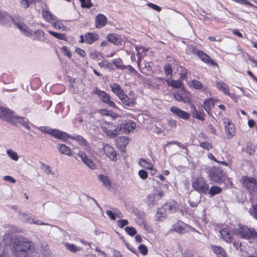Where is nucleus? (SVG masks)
Wrapping results in <instances>:
<instances>
[{
    "instance_id": "nucleus-1",
    "label": "nucleus",
    "mask_w": 257,
    "mask_h": 257,
    "mask_svg": "<svg viewBox=\"0 0 257 257\" xmlns=\"http://www.w3.org/2000/svg\"><path fill=\"white\" fill-rule=\"evenodd\" d=\"M12 250L16 257H27L34 249L33 243L26 238L15 237L11 243Z\"/></svg>"
},
{
    "instance_id": "nucleus-2",
    "label": "nucleus",
    "mask_w": 257,
    "mask_h": 257,
    "mask_svg": "<svg viewBox=\"0 0 257 257\" xmlns=\"http://www.w3.org/2000/svg\"><path fill=\"white\" fill-rule=\"evenodd\" d=\"M234 234L240 238L249 239L257 237V232L253 229H250L247 226L239 224L238 227L234 230Z\"/></svg>"
},
{
    "instance_id": "nucleus-3",
    "label": "nucleus",
    "mask_w": 257,
    "mask_h": 257,
    "mask_svg": "<svg viewBox=\"0 0 257 257\" xmlns=\"http://www.w3.org/2000/svg\"><path fill=\"white\" fill-rule=\"evenodd\" d=\"M101 128L105 135L109 138H115L122 130V127L117 125L116 127L113 123L105 121L101 123Z\"/></svg>"
},
{
    "instance_id": "nucleus-4",
    "label": "nucleus",
    "mask_w": 257,
    "mask_h": 257,
    "mask_svg": "<svg viewBox=\"0 0 257 257\" xmlns=\"http://www.w3.org/2000/svg\"><path fill=\"white\" fill-rule=\"evenodd\" d=\"M210 179L216 183H221L227 179V175L220 168L213 167L209 172Z\"/></svg>"
},
{
    "instance_id": "nucleus-5",
    "label": "nucleus",
    "mask_w": 257,
    "mask_h": 257,
    "mask_svg": "<svg viewBox=\"0 0 257 257\" xmlns=\"http://www.w3.org/2000/svg\"><path fill=\"white\" fill-rule=\"evenodd\" d=\"M194 190L200 193L207 194L209 190V185L202 178H197L192 182Z\"/></svg>"
},
{
    "instance_id": "nucleus-6",
    "label": "nucleus",
    "mask_w": 257,
    "mask_h": 257,
    "mask_svg": "<svg viewBox=\"0 0 257 257\" xmlns=\"http://www.w3.org/2000/svg\"><path fill=\"white\" fill-rule=\"evenodd\" d=\"M19 218L23 222L29 223L30 224L49 225V224L41 221V220L34 217H32L31 216L29 215L28 214L25 212H19Z\"/></svg>"
},
{
    "instance_id": "nucleus-7",
    "label": "nucleus",
    "mask_w": 257,
    "mask_h": 257,
    "mask_svg": "<svg viewBox=\"0 0 257 257\" xmlns=\"http://www.w3.org/2000/svg\"><path fill=\"white\" fill-rule=\"evenodd\" d=\"M37 128L42 133L51 135L60 140H62L63 135L64 134V132L57 129H53L48 126H40Z\"/></svg>"
},
{
    "instance_id": "nucleus-8",
    "label": "nucleus",
    "mask_w": 257,
    "mask_h": 257,
    "mask_svg": "<svg viewBox=\"0 0 257 257\" xmlns=\"http://www.w3.org/2000/svg\"><path fill=\"white\" fill-rule=\"evenodd\" d=\"M242 185L250 193L257 192V181L254 178H244L243 179Z\"/></svg>"
},
{
    "instance_id": "nucleus-9",
    "label": "nucleus",
    "mask_w": 257,
    "mask_h": 257,
    "mask_svg": "<svg viewBox=\"0 0 257 257\" xmlns=\"http://www.w3.org/2000/svg\"><path fill=\"white\" fill-rule=\"evenodd\" d=\"M137 56L138 57L137 64L139 67L141 71L144 74H147L149 71H151L152 68V63L151 62H147L145 60L142 63V54L138 53Z\"/></svg>"
},
{
    "instance_id": "nucleus-10",
    "label": "nucleus",
    "mask_w": 257,
    "mask_h": 257,
    "mask_svg": "<svg viewBox=\"0 0 257 257\" xmlns=\"http://www.w3.org/2000/svg\"><path fill=\"white\" fill-rule=\"evenodd\" d=\"M11 21L20 31L23 32H28L27 31L28 26L23 18L19 15H15L12 17Z\"/></svg>"
},
{
    "instance_id": "nucleus-11",
    "label": "nucleus",
    "mask_w": 257,
    "mask_h": 257,
    "mask_svg": "<svg viewBox=\"0 0 257 257\" xmlns=\"http://www.w3.org/2000/svg\"><path fill=\"white\" fill-rule=\"evenodd\" d=\"M15 114L11 109L4 107H0V118L11 123Z\"/></svg>"
},
{
    "instance_id": "nucleus-12",
    "label": "nucleus",
    "mask_w": 257,
    "mask_h": 257,
    "mask_svg": "<svg viewBox=\"0 0 257 257\" xmlns=\"http://www.w3.org/2000/svg\"><path fill=\"white\" fill-rule=\"evenodd\" d=\"M11 123L17 126L22 125L28 130H31L30 122L27 118L24 117H20L15 115Z\"/></svg>"
},
{
    "instance_id": "nucleus-13",
    "label": "nucleus",
    "mask_w": 257,
    "mask_h": 257,
    "mask_svg": "<svg viewBox=\"0 0 257 257\" xmlns=\"http://www.w3.org/2000/svg\"><path fill=\"white\" fill-rule=\"evenodd\" d=\"M95 93L98 96L99 99L102 101L107 104L110 107H115V103L112 101L110 100L109 96L105 92L96 88L95 90Z\"/></svg>"
},
{
    "instance_id": "nucleus-14",
    "label": "nucleus",
    "mask_w": 257,
    "mask_h": 257,
    "mask_svg": "<svg viewBox=\"0 0 257 257\" xmlns=\"http://www.w3.org/2000/svg\"><path fill=\"white\" fill-rule=\"evenodd\" d=\"M167 190V185L166 184H161L154 188L153 194L155 196V197L159 200L163 197Z\"/></svg>"
},
{
    "instance_id": "nucleus-15",
    "label": "nucleus",
    "mask_w": 257,
    "mask_h": 257,
    "mask_svg": "<svg viewBox=\"0 0 257 257\" xmlns=\"http://www.w3.org/2000/svg\"><path fill=\"white\" fill-rule=\"evenodd\" d=\"M189 227V226L184 222L178 221L171 226L170 230L177 232L179 233L184 234L188 231L187 228Z\"/></svg>"
},
{
    "instance_id": "nucleus-16",
    "label": "nucleus",
    "mask_w": 257,
    "mask_h": 257,
    "mask_svg": "<svg viewBox=\"0 0 257 257\" xmlns=\"http://www.w3.org/2000/svg\"><path fill=\"white\" fill-rule=\"evenodd\" d=\"M67 138L76 140L80 145L83 147H86L88 145V142L81 136L78 135L71 136L64 132V134L63 135V138L62 140L65 141Z\"/></svg>"
},
{
    "instance_id": "nucleus-17",
    "label": "nucleus",
    "mask_w": 257,
    "mask_h": 257,
    "mask_svg": "<svg viewBox=\"0 0 257 257\" xmlns=\"http://www.w3.org/2000/svg\"><path fill=\"white\" fill-rule=\"evenodd\" d=\"M98 35L97 33H85L84 36H80L81 43H86L88 44H91L98 39Z\"/></svg>"
},
{
    "instance_id": "nucleus-18",
    "label": "nucleus",
    "mask_w": 257,
    "mask_h": 257,
    "mask_svg": "<svg viewBox=\"0 0 257 257\" xmlns=\"http://www.w3.org/2000/svg\"><path fill=\"white\" fill-rule=\"evenodd\" d=\"M103 150L105 154L112 161H116V153L114 149L110 145L103 144Z\"/></svg>"
},
{
    "instance_id": "nucleus-19",
    "label": "nucleus",
    "mask_w": 257,
    "mask_h": 257,
    "mask_svg": "<svg viewBox=\"0 0 257 257\" xmlns=\"http://www.w3.org/2000/svg\"><path fill=\"white\" fill-rule=\"evenodd\" d=\"M107 38L108 41L117 46L122 45L124 42L120 36L116 33H110Z\"/></svg>"
},
{
    "instance_id": "nucleus-20",
    "label": "nucleus",
    "mask_w": 257,
    "mask_h": 257,
    "mask_svg": "<svg viewBox=\"0 0 257 257\" xmlns=\"http://www.w3.org/2000/svg\"><path fill=\"white\" fill-rule=\"evenodd\" d=\"M170 111L178 116L179 118L188 119L189 118L190 114L178 108L176 106H172L170 108Z\"/></svg>"
},
{
    "instance_id": "nucleus-21",
    "label": "nucleus",
    "mask_w": 257,
    "mask_h": 257,
    "mask_svg": "<svg viewBox=\"0 0 257 257\" xmlns=\"http://www.w3.org/2000/svg\"><path fill=\"white\" fill-rule=\"evenodd\" d=\"M178 209L177 203L174 201H170L163 205V210L168 213H173Z\"/></svg>"
},
{
    "instance_id": "nucleus-22",
    "label": "nucleus",
    "mask_w": 257,
    "mask_h": 257,
    "mask_svg": "<svg viewBox=\"0 0 257 257\" xmlns=\"http://www.w3.org/2000/svg\"><path fill=\"white\" fill-rule=\"evenodd\" d=\"M12 17L7 12H0V24L7 26H10Z\"/></svg>"
},
{
    "instance_id": "nucleus-23",
    "label": "nucleus",
    "mask_w": 257,
    "mask_h": 257,
    "mask_svg": "<svg viewBox=\"0 0 257 257\" xmlns=\"http://www.w3.org/2000/svg\"><path fill=\"white\" fill-rule=\"evenodd\" d=\"M225 130L227 133V136L229 138H232L235 134V129L234 125L231 123V121L229 119H226L224 121Z\"/></svg>"
},
{
    "instance_id": "nucleus-24",
    "label": "nucleus",
    "mask_w": 257,
    "mask_h": 257,
    "mask_svg": "<svg viewBox=\"0 0 257 257\" xmlns=\"http://www.w3.org/2000/svg\"><path fill=\"white\" fill-rule=\"evenodd\" d=\"M196 55L204 62L209 64L211 65H215L216 64L211 59L210 57L201 50H198Z\"/></svg>"
},
{
    "instance_id": "nucleus-25",
    "label": "nucleus",
    "mask_w": 257,
    "mask_h": 257,
    "mask_svg": "<svg viewBox=\"0 0 257 257\" xmlns=\"http://www.w3.org/2000/svg\"><path fill=\"white\" fill-rule=\"evenodd\" d=\"M57 149L63 155L67 156H72L71 149L65 144H58L57 146Z\"/></svg>"
},
{
    "instance_id": "nucleus-26",
    "label": "nucleus",
    "mask_w": 257,
    "mask_h": 257,
    "mask_svg": "<svg viewBox=\"0 0 257 257\" xmlns=\"http://www.w3.org/2000/svg\"><path fill=\"white\" fill-rule=\"evenodd\" d=\"M221 238L226 242L230 243L233 240V237L227 228H224L219 231Z\"/></svg>"
},
{
    "instance_id": "nucleus-27",
    "label": "nucleus",
    "mask_w": 257,
    "mask_h": 257,
    "mask_svg": "<svg viewBox=\"0 0 257 257\" xmlns=\"http://www.w3.org/2000/svg\"><path fill=\"white\" fill-rule=\"evenodd\" d=\"M119 98L124 106L133 107L135 104V99L133 98H129L126 94H123Z\"/></svg>"
},
{
    "instance_id": "nucleus-28",
    "label": "nucleus",
    "mask_w": 257,
    "mask_h": 257,
    "mask_svg": "<svg viewBox=\"0 0 257 257\" xmlns=\"http://www.w3.org/2000/svg\"><path fill=\"white\" fill-rule=\"evenodd\" d=\"M110 87L112 89V92L119 98L121 96H123L125 93L123 90L121 89L120 85L117 83H112L110 84Z\"/></svg>"
},
{
    "instance_id": "nucleus-29",
    "label": "nucleus",
    "mask_w": 257,
    "mask_h": 257,
    "mask_svg": "<svg viewBox=\"0 0 257 257\" xmlns=\"http://www.w3.org/2000/svg\"><path fill=\"white\" fill-rule=\"evenodd\" d=\"M106 17L102 14H98L95 19V25L97 28H100L103 27L106 22Z\"/></svg>"
},
{
    "instance_id": "nucleus-30",
    "label": "nucleus",
    "mask_w": 257,
    "mask_h": 257,
    "mask_svg": "<svg viewBox=\"0 0 257 257\" xmlns=\"http://www.w3.org/2000/svg\"><path fill=\"white\" fill-rule=\"evenodd\" d=\"M215 100L213 98H210L205 100L203 103V108L209 114L212 107L214 106Z\"/></svg>"
},
{
    "instance_id": "nucleus-31",
    "label": "nucleus",
    "mask_w": 257,
    "mask_h": 257,
    "mask_svg": "<svg viewBox=\"0 0 257 257\" xmlns=\"http://www.w3.org/2000/svg\"><path fill=\"white\" fill-rule=\"evenodd\" d=\"M136 126V125L134 122L131 120H128L123 124V132L125 134L129 133L134 131Z\"/></svg>"
},
{
    "instance_id": "nucleus-32",
    "label": "nucleus",
    "mask_w": 257,
    "mask_h": 257,
    "mask_svg": "<svg viewBox=\"0 0 257 257\" xmlns=\"http://www.w3.org/2000/svg\"><path fill=\"white\" fill-rule=\"evenodd\" d=\"M213 251L217 257H228L226 251L220 246H212Z\"/></svg>"
},
{
    "instance_id": "nucleus-33",
    "label": "nucleus",
    "mask_w": 257,
    "mask_h": 257,
    "mask_svg": "<svg viewBox=\"0 0 257 257\" xmlns=\"http://www.w3.org/2000/svg\"><path fill=\"white\" fill-rule=\"evenodd\" d=\"M216 87L219 90L222 91L224 94L229 95V89L227 85L223 81L217 82Z\"/></svg>"
},
{
    "instance_id": "nucleus-34",
    "label": "nucleus",
    "mask_w": 257,
    "mask_h": 257,
    "mask_svg": "<svg viewBox=\"0 0 257 257\" xmlns=\"http://www.w3.org/2000/svg\"><path fill=\"white\" fill-rule=\"evenodd\" d=\"M41 169L45 173L48 175H54L55 172L51 169V167L44 163L41 162Z\"/></svg>"
},
{
    "instance_id": "nucleus-35",
    "label": "nucleus",
    "mask_w": 257,
    "mask_h": 257,
    "mask_svg": "<svg viewBox=\"0 0 257 257\" xmlns=\"http://www.w3.org/2000/svg\"><path fill=\"white\" fill-rule=\"evenodd\" d=\"M167 83L170 86L173 88L179 89L181 88L183 83L180 80H166Z\"/></svg>"
},
{
    "instance_id": "nucleus-36",
    "label": "nucleus",
    "mask_w": 257,
    "mask_h": 257,
    "mask_svg": "<svg viewBox=\"0 0 257 257\" xmlns=\"http://www.w3.org/2000/svg\"><path fill=\"white\" fill-rule=\"evenodd\" d=\"M6 153L9 158L13 161L17 162L19 160V157L18 153L13 149L7 150Z\"/></svg>"
},
{
    "instance_id": "nucleus-37",
    "label": "nucleus",
    "mask_w": 257,
    "mask_h": 257,
    "mask_svg": "<svg viewBox=\"0 0 257 257\" xmlns=\"http://www.w3.org/2000/svg\"><path fill=\"white\" fill-rule=\"evenodd\" d=\"M26 36L33 39L42 41L44 40V33H25Z\"/></svg>"
},
{
    "instance_id": "nucleus-38",
    "label": "nucleus",
    "mask_w": 257,
    "mask_h": 257,
    "mask_svg": "<svg viewBox=\"0 0 257 257\" xmlns=\"http://www.w3.org/2000/svg\"><path fill=\"white\" fill-rule=\"evenodd\" d=\"M51 25L57 30L67 31L66 27L60 21L52 22Z\"/></svg>"
},
{
    "instance_id": "nucleus-39",
    "label": "nucleus",
    "mask_w": 257,
    "mask_h": 257,
    "mask_svg": "<svg viewBox=\"0 0 257 257\" xmlns=\"http://www.w3.org/2000/svg\"><path fill=\"white\" fill-rule=\"evenodd\" d=\"M139 164L142 167L146 169L151 170L153 169V165L151 163L148 162L145 159H140Z\"/></svg>"
},
{
    "instance_id": "nucleus-40",
    "label": "nucleus",
    "mask_w": 257,
    "mask_h": 257,
    "mask_svg": "<svg viewBox=\"0 0 257 257\" xmlns=\"http://www.w3.org/2000/svg\"><path fill=\"white\" fill-rule=\"evenodd\" d=\"M43 18L47 21H55V19H56V17L55 16H54V15H53L50 12H49V11H44L43 12Z\"/></svg>"
},
{
    "instance_id": "nucleus-41",
    "label": "nucleus",
    "mask_w": 257,
    "mask_h": 257,
    "mask_svg": "<svg viewBox=\"0 0 257 257\" xmlns=\"http://www.w3.org/2000/svg\"><path fill=\"white\" fill-rule=\"evenodd\" d=\"M99 178L105 187L109 188L111 187V182L107 176L100 175L99 176Z\"/></svg>"
},
{
    "instance_id": "nucleus-42",
    "label": "nucleus",
    "mask_w": 257,
    "mask_h": 257,
    "mask_svg": "<svg viewBox=\"0 0 257 257\" xmlns=\"http://www.w3.org/2000/svg\"><path fill=\"white\" fill-rule=\"evenodd\" d=\"M221 191L222 189L220 187L217 186H213L210 188L208 192L211 196H213L216 194L221 193Z\"/></svg>"
},
{
    "instance_id": "nucleus-43",
    "label": "nucleus",
    "mask_w": 257,
    "mask_h": 257,
    "mask_svg": "<svg viewBox=\"0 0 257 257\" xmlns=\"http://www.w3.org/2000/svg\"><path fill=\"white\" fill-rule=\"evenodd\" d=\"M112 63L119 69L123 70L126 68V66L123 65L122 61L120 58L113 59Z\"/></svg>"
},
{
    "instance_id": "nucleus-44",
    "label": "nucleus",
    "mask_w": 257,
    "mask_h": 257,
    "mask_svg": "<svg viewBox=\"0 0 257 257\" xmlns=\"http://www.w3.org/2000/svg\"><path fill=\"white\" fill-rule=\"evenodd\" d=\"M159 200L154 194H149L147 197V203L149 206H153L156 203V201Z\"/></svg>"
},
{
    "instance_id": "nucleus-45",
    "label": "nucleus",
    "mask_w": 257,
    "mask_h": 257,
    "mask_svg": "<svg viewBox=\"0 0 257 257\" xmlns=\"http://www.w3.org/2000/svg\"><path fill=\"white\" fill-rule=\"evenodd\" d=\"M198 50H196L195 47L193 45H188L186 49V54L189 55H196Z\"/></svg>"
},
{
    "instance_id": "nucleus-46",
    "label": "nucleus",
    "mask_w": 257,
    "mask_h": 257,
    "mask_svg": "<svg viewBox=\"0 0 257 257\" xmlns=\"http://www.w3.org/2000/svg\"><path fill=\"white\" fill-rule=\"evenodd\" d=\"M83 163L92 170H95L96 169L95 163L92 160L89 158H87L84 162H83Z\"/></svg>"
},
{
    "instance_id": "nucleus-47",
    "label": "nucleus",
    "mask_w": 257,
    "mask_h": 257,
    "mask_svg": "<svg viewBox=\"0 0 257 257\" xmlns=\"http://www.w3.org/2000/svg\"><path fill=\"white\" fill-rule=\"evenodd\" d=\"M66 246L68 250L73 252H75L81 250L80 247L77 246L74 244L66 243Z\"/></svg>"
},
{
    "instance_id": "nucleus-48",
    "label": "nucleus",
    "mask_w": 257,
    "mask_h": 257,
    "mask_svg": "<svg viewBox=\"0 0 257 257\" xmlns=\"http://www.w3.org/2000/svg\"><path fill=\"white\" fill-rule=\"evenodd\" d=\"M189 83L190 85L195 89H201L202 88V83L197 80H193Z\"/></svg>"
},
{
    "instance_id": "nucleus-49",
    "label": "nucleus",
    "mask_w": 257,
    "mask_h": 257,
    "mask_svg": "<svg viewBox=\"0 0 257 257\" xmlns=\"http://www.w3.org/2000/svg\"><path fill=\"white\" fill-rule=\"evenodd\" d=\"M174 97L177 101L181 102H185L187 98L185 96L181 95L178 92L174 93Z\"/></svg>"
},
{
    "instance_id": "nucleus-50",
    "label": "nucleus",
    "mask_w": 257,
    "mask_h": 257,
    "mask_svg": "<svg viewBox=\"0 0 257 257\" xmlns=\"http://www.w3.org/2000/svg\"><path fill=\"white\" fill-rule=\"evenodd\" d=\"M249 213L257 219V204L252 206V207L249 209Z\"/></svg>"
},
{
    "instance_id": "nucleus-51",
    "label": "nucleus",
    "mask_w": 257,
    "mask_h": 257,
    "mask_svg": "<svg viewBox=\"0 0 257 257\" xmlns=\"http://www.w3.org/2000/svg\"><path fill=\"white\" fill-rule=\"evenodd\" d=\"M50 34H51L54 37H55L58 39L63 40L64 41L67 40L66 36L65 35L64 33H50Z\"/></svg>"
},
{
    "instance_id": "nucleus-52",
    "label": "nucleus",
    "mask_w": 257,
    "mask_h": 257,
    "mask_svg": "<svg viewBox=\"0 0 257 257\" xmlns=\"http://www.w3.org/2000/svg\"><path fill=\"white\" fill-rule=\"evenodd\" d=\"M82 8H90L92 6L90 0H80Z\"/></svg>"
},
{
    "instance_id": "nucleus-53",
    "label": "nucleus",
    "mask_w": 257,
    "mask_h": 257,
    "mask_svg": "<svg viewBox=\"0 0 257 257\" xmlns=\"http://www.w3.org/2000/svg\"><path fill=\"white\" fill-rule=\"evenodd\" d=\"M164 70H165V72L166 74V75H172V66L171 64L168 63V64H166L164 65Z\"/></svg>"
},
{
    "instance_id": "nucleus-54",
    "label": "nucleus",
    "mask_w": 257,
    "mask_h": 257,
    "mask_svg": "<svg viewBox=\"0 0 257 257\" xmlns=\"http://www.w3.org/2000/svg\"><path fill=\"white\" fill-rule=\"evenodd\" d=\"M200 146L201 147L207 150H211L213 147L211 143L206 142L201 143Z\"/></svg>"
},
{
    "instance_id": "nucleus-55",
    "label": "nucleus",
    "mask_w": 257,
    "mask_h": 257,
    "mask_svg": "<svg viewBox=\"0 0 257 257\" xmlns=\"http://www.w3.org/2000/svg\"><path fill=\"white\" fill-rule=\"evenodd\" d=\"M168 213L167 212H166L165 210H163V206L162 207V209H159L157 213V215L158 217L159 218V219H161V218H165L166 216L167 215L166 213Z\"/></svg>"
},
{
    "instance_id": "nucleus-56",
    "label": "nucleus",
    "mask_w": 257,
    "mask_h": 257,
    "mask_svg": "<svg viewBox=\"0 0 257 257\" xmlns=\"http://www.w3.org/2000/svg\"><path fill=\"white\" fill-rule=\"evenodd\" d=\"M125 230L131 236H134L137 233L135 228L133 227L127 226L125 228Z\"/></svg>"
},
{
    "instance_id": "nucleus-57",
    "label": "nucleus",
    "mask_w": 257,
    "mask_h": 257,
    "mask_svg": "<svg viewBox=\"0 0 257 257\" xmlns=\"http://www.w3.org/2000/svg\"><path fill=\"white\" fill-rule=\"evenodd\" d=\"M34 0H22L21 2V6L24 9L28 8L33 3Z\"/></svg>"
},
{
    "instance_id": "nucleus-58",
    "label": "nucleus",
    "mask_w": 257,
    "mask_h": 257,
    "mask_svg": "<svg viewBox=\"0 0 257 257\" xmlns=\"http://www.w3.org/2000/svg\"><path fill=\"white\" fill-rule=\"evenodd\" d=\"M62 52L65 55L68 57L69 58H71V54L69 50V48L66 46H63L62 49Z\"/></svg>"
},
{
    "instance_id": "nucleus-59",
    "label": "nucleus",
    "mask_w": 257,
    "mask_h": 257,
    "mask_svg": "<svg viewBox=\"0 0 257 257\" xmlns=\"http://www.w3.org/2000/svg\"><path fill=\"white\" fill-rule=\"evenodd\" d=\"M138 249L143 255H146L148 252L147 247L144 244H141L138 247Z\"/></svg>"
},
{
    "instance_id": "nucleus-60",
    "label": "nucleus",
    "mask_w": 257,
    "mask_h": 257,
    "mask_svg": "<svg viewBox=\"0 0 257 257\" xmlns=\"http://www.w3.org/2000/svg\"><path fill=\"white\" fill-rule=\"evenodd\" d=\"M147 5L149 7L152 8V9L157 12H160L161 10V8L156 4L151 3H148Z\"/></svg>"
},
{
    "instance_id": "nucleus-61",
    "label": "nucleus",
    "mask_w": 257,
    "mask_h": 257,
    "mask_svg": "<svg viewBox=\"0 0 257 257\" xmlns=\"http://www.w3.org/2000/svg\"><path fill=\"white\" fill-rule=\"evenodd\" d=\"M138 175L142 179H146L148 177V173L144 170H141L139 171Z\"/></svg>"
},
{
    "instance_id": "nucleus-62",
    "label": "nucleus",
    "mask_w": 257,
    "mask_h": 257,
    "mask_svg": "<svg viewBox=\"0 0 257 257\" xmlns=\"http://www.w3.org/2000/svg\"><path fill=\"white\" fill-rule=\"evenodd\" d=\"M118 226L120 228H123L124 226L127 225L128 223V222L127 220L125 219H120L118 220Z\"/></svg>"
},
{
    "instance_id": "nucleus-63",
    "label": "nucleus",
    "mask_w": 257,
    "mask_h": 257,
    "mask_svg": "<svg viewBox=\"0 0 257 257\" xmlns=\"http://www.w3.org/2000/svg\"><path fill=\"white\" fill-rule=\"evenodd\" d=\"M77 155L81 159L82 162H84L85 160L88 158L86 154L83 151H79L77 154Z\"/></svg>"
},
{
    "instance_id": "nucleus-64",
    "label": "nucleus",
    "mask_w": 257,
    "mask_h": 257,
    "mask_svg": "<svg viewBox=\"0 0 257 257\" xmlns=\"http://www.w3.org/2000/svg\"><path fill=\"white\" fill-rule=\"evenodd\" d=\"M75 52L78 55L82 57H84L86 55L85 52L80 48H76Z\"/></svg>"
}]
</instances>
